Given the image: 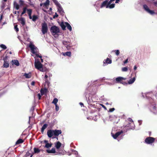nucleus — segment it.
I'll list each match as a JSON object with an SVG mask.
<instances>
[{"label":"nucleus","instance_id":"27","mask_svg":"<svg viewBox=\"0 0 157 157\" xmlns=\"http://www.w3.org/2000/svg\"><path fill=\"white\" fill-rule=\"evenodd\" d=\"M104 63H106L110 64L112 63V60L109 58H107L105 60V62Z\"/></svg>","mask_w":157,"mask_h":157},{"label":"nucleus","instance_id":"56","mask_svg":"<svg viewBox=\"0 0 157 157\" xmlns=\"http://www.w3.org/2000/svg\"><path fill=\"white\" fill-rule=\"evenodd\" d=\"M35 82L34 81H33L31 83V85L32 86H34L35 85Z\"/></svg>","mask_w":157,"mask_h":157},{"label":"nucleus","instance_id":"63","mask_svg":"<svg viewBox=\"0 0 157 157\" xmlns=\"http://www.w3.org/2000/svg\"><path fill=\"white\" fill-rule=\"evenodd\" d=\"M40 60H41V62H43V60L41 58L40 59Z\"/></svg>","mask_w":157,"mask_h":157},{"label":"nucleus","instance_id":"52","mask_svg":"<svg viewBox=\"0 0 157 157\" xmlns=\"http://www.w3.org/2000/svg\"><path fill=\"white\" fill-rule=\"evenodd\" d=\"M42 95H40V94H38V99L40 100L41 99Z\"/></svg>","mask_w":157,"mask_h":157},{"label":"nucleus","instance_id":"59","mask_svg":"<svg viewBox=\"0 0 157 157\" xmlns=\"http://www.w3.org/2000/svg\"><path fill=\"white\" fill-rule=\"evenodd\" d=\"M137 68V67L136 66H135L134 68V70H136Z\"/></svg>","mask_w":157,"mask_h":157},{"label":"nucleus","instance_id":"47","mask_svg":"<svg viewBox=\"0 0 157 157\" xmlns=\"http://www.w3.org/2000/svg\"><path fill=\"white\" fill-rule=\"evenodd\" d=\"M115 110V109L114 108H111V109H109V112H113V111H114Z\"/></svg>","mask_w":157,"mask_h":157},{"label":"nucleus","instance_id":"41","mask_svg":"<svg viewBox=\"0 0 157 157\" xmlns=\"http://www.w3.org/2000/svg\"><path fill=\"white\" fill-rule=\"evenodd\" d=\"M128 70L127 67H124L122 68V70L123 71H127Z\"/></svg>","mask_w":157,"mask_h":157},{"label":"nucleus","instance_id":"24","mask_svg":"<svg viewBox=\"0 0 157 157\" xmlns=\"http://www.w3.org/2000/svg\"><path fill=\"white\" fill-rule=\"evenodd\" d=\"M24 142V140L21 139H19L16 142V144H20Z\"/></svg>","mask_w":157,"mask_h":157},{"label":"nucleus","instance_id":"60","mask_svg":"<svg viewBox=\"0 0 157 157\" xmlns=\"http://www.w3.org/2000/svg\"><path fill=\"white\" fill-rule=\"evenodd\" d=\"M79 104L81 106L84 105L83 104L82 102H80Z\"/></svg>","mask_w":157,"mask_h":157},{"label":"nucleus","instance_id":"53","mask_svg":"<svg viewBox=\"0 0 157 157\" xmlns=\"http://www.w3.org/2000/svg\"><path fill=\"white\" fill-rule=\"evenodd\" d=\"M115 0H110L109 1V4L110 5L113 2L115 1Z\"/></svg>","mask_w":157,"mask_h":157},{"label":"nucleus","instance_id":"44","mask_svg":"<svg viewBox=\"0 0 157 157\" xmlns=\"http://www.w3.org/2000/svg\"><path fill=\"white\" fill-rule=\"evenodd\" d=\"M8 57H9L7 55H6V56L4 57L3 58V60L6 61H7V59L8 58Z\"/></svg>","mask_w":157,"mask_h":157},{"label":"nucleus","instance_id":"39","mask_svg":"<svg viewBox=\"0 0 157 157\" xmlns=\"http://www.w3.org/2000/svg\"><path fill=\"white\" fill-rule=\"evenodd\" d=\"M19 3L21 6H23L24 4V2L22 0H19Z\"/></svg>","mask_w":157,"mask_h":157},{"label":"nucleus","instance_id":"18","mask_svg":"<svg viewBox=\"0 0 157 157\" xmlns=\"http://www.w3.org/2000/svg\"><path fill=\"white\" fill-rule=\"evenodd\" d=\"M60 25L63 30H64L66 29V26L65 23H64L63 22H62L60 24Z\"/></svg>","mask_w":157,"mask_h":157},{"label":"nucleus","instance_id":"28","mask_svg":"<svg viewBox=\"0 0 157 157\" xmlns=\"http://www.w3.org/2000/svg\"><path fill=\"white\" fill-rule=\"evenodd\" d=\"M14 7L16 10H18L19 9V6L16 2H14Z\"/></svg>","mask_w":157,"mask_h":157},{"label":"nucleus","instance_id":"11","mask_svg":"<svg viewBox=\"0 0 157 157\" xmlns=\"http://www.w3.org/2000/svg\"><path fill=\"white\" fill-rule=\"evenodd\" d=\"M54 132V136H58L59 134L62 133L61 130H53Z\"/></svg>","mask_w":157,"mask_h":157},{"label":"nucleus","instance_id":"40","mask_svg":"<svg viewBox=\"0 0 157 157\" xmlns=\"http://www.w3.org/2000/svg\"><path fill=\"white\" fill-rule=\"evenodd\" d=\"M27 12L28 14H31L32 13V10L31 9H27Z\"/></svg>","mask_w":157,"mask_h":157},{"label":"nucleus","instance_id":"20","mask_svg":"<svg viewBox=\"0 0 157 157\" xmlns=\"http://www.w3.org/2000/svg\"><path fill=\"white\" fill-rule=\"evenodd\" d=\"M46 151L48 153H55L56 152L55 149L54 148H52L51 150H47Z\"/></svg>","mask_w":157,"mask_h":157},{"label":"nucleus","instance_id":"35","mask_svg":"<svg viewBox=\"0 0 157 157\" xmlns=\"http://www.w3.org/2000/svg\"><path fill=\"white\" fill-rule=\"evenodd\" d=\"M65 54H63V55H66L67 56L70 57L71 56V53L70 52H67L65 53Z\"/></svg>","mask_w":157,"mask_h":157},{"label":"nucleus","instance_id":"8","mask_svg":"<svg viewBox=\"0 0 157 157\" xmlns=\"http://www.w3.org/2000/svg\"><path fill=\"white\" fill-rule=\"evenodd\" d=\"M143 8L147 12L151 14H153L155 13L154 11L150 10L146 5H144Z\"/></svg>","mask_w":157,"mask_h":157},{"label":"nucleus","instance_id":"7","mask_svg":"<svg viewBox=\"0 0 157 157\" xmlns=\"http://www.w3.org/2000/svg\"><path fill=\"white\" fill-rule=\"evenodd\" d=\"M29 47L30 48L31 52L33 54H36L37 52V48L35 46L32 44L29 45Z\"/></svg>","mask_w":157,"mask_h":157},{"label":"nucleus","instance_id":"36","mask_svg":"<svg viewBox=\"0 0 157 157\" xmlns=\"http://www.w3.org/2000/svg\"><path fill=\"white\" fill-rule=\"evenodd\" d=\"M113 52L114 51L115 52L116 55H117V56L119 55L120 54V52L119 50H115L114 51L113 50Z\"/></svg>","mask_w":157,"mask_h":157},{"label":"nucleus","instance_id":"57","mask_svg":"<svg viewBox=\"0 0 157 157\" xmlns=\"http://www.w3.org/2000/svg\"><path fill=\"white\" fill-rule=\"evenodd\" d=\"M130 124H131L130 123H129L128 124L126 125H125V127H129V126H130L129 125H130Z\"/></svg>","mask_w":157,"mask_h":157},{"label":"nucleus","instance_id":"16","mask_svg":"<svg viewBox=\"0 0 157 157\" xmlns=\"http://www.w3.org/2000/svg\"><path fill=\"white\" fill-rule=\"evenodd\" d=\"M58 7V11L61 14H63L64 13V11L63 10V9L60 5L57 6Z\"/></svg>","mask_w":157,"mask_h":157},{"label":"nucleus","instance_id":"23","mask_svg":"<svg viewBox=\"0 0 157 157\" xmlns=\"http://www.w3.org/2000/svg\"><path fill=\"white\" fill-rule=\"evenodd\" d=\"M24 76H25L26 78H31L32 75L31 73L28 74L25 73Z\"/></svg>","mask_w":157,"mask_h":157},{"label":"nucleus","instance_id":"4","mask_svg":"<svg viewBox=\"0 0 157 157\" xmlns=\"http://www.w3.org/2000/svg\"><path fill=\"white\" fill-rule=\"evenodd\" d=\"M155 140V138L153 137H148L145 139V142L147 144H151L154 142Z\"/></svg>","mask_w":157,"mask_h":157},{"label":"nucleus","instance_id":"50","mask_svg":"<svg viewBox=\"0 0 157 157\" xmlns=\"http://www.w3.org/2000/svg\"><path fill=\"white\" fill-rule=\"evenodd\" d=\"M45 82L48 84L49 83V81L48 80V78L45 79Z\"/></svg>","mask_w":157,"mask_h":157},{"label":"nucleus","instance_id":"46","mask_svg":"<svg viewBox=\"0 0 157 157\" xmlns=\"http://www.w3.org/2000/svg\"><path fill=\"white\" fill-rule=\"evenodd\" d=\"M58 17V15L57 14V13H56L55 15H54L53 16V18H55Z\"/></svg>","mask_w":157,"mask_h":157},{"label":"nucleus","instance_id":"64","mask_svg":"<svg viewBox=\"0 0 157 157\" xmlns=\"http://www.w3.org/2000/svg\"><path fill=\"white\" fill-rule=\"evenodd\" d=\"M9 54H12V53L11 52H9Z\"/></svg>","mask_w":157,"mask_h":157},{"label":"nucleus","instance_id":"51","mask_svg":"<svg viewBox=\"0 0 157 157\" xmlns=\"http://www.w3.org/2000/svg\"><path fill=\"white\" fill-rule=\"evenodd\" d=\"M128 120L132 123H133V122L131 118H129L128 119Z\"/></svg>","mask_w":157,"mask_h":157},{"label":"nucleus","instance_id":"26","mask_svg":"<svg viewBox=\"0 0 157 157\" xmlns=\"http://www.w3.org/2000/svg\"><path fill=\"white\" fill-rule=\"evenodd\" d=\"M135 80V78L133 77L132 79H130L128 81V83L129 84H132L133 83Z\"/></svg>","mask_w":157,"mask_h":157},{"label":"nucleus","instance_id":"5","mask_svg":"<svg viewBox=\"0 0 157 157\" xmlns=\"http://www.w3.org/2000/svg\"><path fill=\"white\" fill-rule=\"evenodd\" d=\"M127 79L126 78H123L121 77H119L116 78V81L118 82H119L122 83L124 85L127 84V83L123 81V80H126Z\"/></svg>","mask_w":157,"mask_h":157},{"label":"nucleus","instance_id":"31","mask_svg":"<svg viewBox=\"0 0 157 157\" xmlns=\"http://www.w3.org/2000/svg\"><path fill=\"white\" fill-rule=\"evenodd\" d=\"M38 19V17L37 16L35 15H33L32 17V20L35 21Z\"/></svg>","mask_w":157,"mask_h":157},{"label":"nucleus","instance_id":"42","mask_svg":"<svg viewBox=\"0 0 157 157\" xmlns=\"http://www.w3.org/2000/svg\"><path fill=\"white\" fill-rule=\"evenodd\" d=\"M47 74L48 75V77L49 78V80H50V78L52 76V74H51V73H48V72H47Z\"/></svg>","mask_w":157,"mask_h":157},{"label":"nucleus","instance_id":"45","mask_svg":"<svg viewBox=\"0 0 157 157\" xmlns=\"http://www.w3.org/2000/svg\"><path fill=\"white\" fill-rule=\"evenodd\" d=\"M55 106H56V111H57L59 110V107L57 105H56Z\"/></svg>","mask_w":157,"mask_h":157},{"label":"nucleus","instance_id":"22","mask_svg":"<svg viewBox=\"0 0 157 157\" xmlns=\"http://www.w3.org/2000/svg\"><path fill=\"white\" fill-rule=\"evenodd\" d=\"M65 24L66 25L67 29L71 31L72 30V27L71 25L67 22H65Z\"/></svg>","mask_w":157,"mask_h":157},{"label":"nucleus","instance_id":"32","mask_svg":"<svg viewBox=\"0 0 157 157\" xmlns=\"http://www.w3.org/2000/svg\"><path fill=\"white\" fill-rule=\"evenodd\" d=\"M26 10H27V8L26 7H24L23 8V11L21 13V16L25 14L26 13Z\"/></svg>","mask_w":157,"mask_h":157},{"label":"nucleus","instance_id":"14","mask_svg":"<svg viewBox=\"0 0 157 157\" xmlns=\"http://www.w3.org/2000/svg\"><path fill=\"white\" fill-rule=\"evenodd\" d=\"M18 21L20 22L22 26H24L25 25V21L24 18L21 17L18 20Z\"/></svg>","mask_w":157,"mask_h":157},{"label":"nucleus","instance_id":"61","mask_svg":"<svg viewBox=\"0 0 157 157\" xmlns=\"http://www.w3.org/2000/svg\"><path fill=\"white\" fill-rule=\"evenodd\" d=\"M120 0H116L115 2V3H118L120 1Z\"/></svg>","mask_w":157,"mask_h":157},{"label":"nucleus","instance_id":"12","mask_svg":"<svg viewBox=\"0 0 157 157\" xmlns=\"http://www.w3.org/2000/svg\"><path fill=\"white\" fill-rule=\"evenodd\" d=\"M12 64V65H15L17 66L19 65L20 64L18 60L17 59L12 60L11 61Z\"/></svg>","mask_w":157,"mask_h":157},{"label":"nucleus","instance_id":"37","mask_svg":"<svg viewBox=\"0 0 157 157\" xmlns=\"http://www.w3.org/2000/svg\"><path fill=\"white\" fill-rule=\"evenodd\" d=\"M0 47L3 49H6L7 48L6 46L3 44L0 45Z\"/></svg>","mask_w":157,"mask_h":157},{"label":"nucleus","instance_id":"15","mask_svg":"<svg viewBox=\"0 0 157 157\" xmlns=\"http://www.w3.org/2000/svg\"><path fill=\"white\" fill-rule=\"evenodd\" d=\"M44 143L46 144L45 146V147L46 148H48L49 147H50L52 146V144H49L48 143V141L47 140H45L44 141Z\"/></svg>","mask_w":157,"mask_h":157},{"label":"nucleus","instance_id":"29","mask_svg":"<svg viewBox=\"0 0 157 157\" xmlns=\"http://www.w3.org/2000/svg\"><path fill=\"white\" fill-rule=\"evenodd\" d=\"M47 89L45 88L44 89H41L40 90V93H41V94L42 95H44V93L46 92L47 91Z\"/></svg>","mask_w":157,"mask_h":157},{"label":"nucleus","instance_id":"58","mask_svg":"<svg viewBox=\"0 0 157 157\" xmlns=\"http://www.w3.org/2000/svg\"><path fill=\"white\" fill-rule=\"evenodd\" d=\"M101 105L102 106V107L104 109H106V107H105V105H103L102 104H101Z\"/></svg>","mask_w":157,"mask_h":157},{"label":"nucleus","instance_id":"48","mask_svg":"<svg viewBox=\"0 0 157 157\" xmlns=\"http://www.w3.org/2000/svg\"><path fill=\"white\" fill-rule=\"evenodd\" d=\"M47 74V72H46L45 73V76H44V78L45 79L48 78V75Z\"/></svg>","mask_w":157,"mask_h":157},{"label":"nucleus","instance_id":"19","mask_svg":"<svg viewBox=\"0 0 157 157\" xmlns=\"http://www.w3.org/2000/svg\"><path fill=\"white\" fill-rule=\"evenodd\" d=\"M48 126V124H45L43 125L41 130V132L42 133H43L45 129Z\"/></svg>","mask_w":157,"mask_h":157},{"label":"nucleus","instance_id":"49","mask_svg":"<svg viewBox=\"0 0 157 157\" xmlns=\"http://www.w3.org/2000/svg\"><path fill=\"white\" fill-rule=\"evenodd\" d=\"M152 108L154 110H156V107L155 105H153L152 106Z\"/></svg>","mask_w":157,"mask_h":157},{"label":"nucleus","instance_id":"43","mask_svg":"<svg viewBox=\"0 0 157 157\" xmlns=\"http://www.w3.org/2000/svg\"><path fill=\"white\" fill-rule=\"evenodd\" d=\"M14 29L17 32L19 31V29L17 27V25H15L14 26Z\"/></svg>","mask_w":157,"mask_h":157},{"label":"nucleus","instance_id":"33","mask_svg":"<svg viewBox=\"0 0 157 157\" xmlns=\"http://www.w3.org/2000/svg\"><path fill=\"white\" fill-rule=\"evenodd\" d=\"M44 6H48L49 4V0H47L46 2L43 4Z\"/></svg>","mask_w":157,"mask_h":157},{"label":"nucleus","instance_id":"25","mask_svg":"<svg viewBox=\"0 0 157 157\" xmlns=\"http://www.w3.org/2000/svg\"><path fill=\"white\" fill-rule=\"evenodd\" d=\"M39 70L41 72H46L48 71V70L45 67H42V68L40 69Z\"/></svg>","mask_w":157,"mask_h":157},{"label":"nucleus","instance_id":"54","mask_svg":"<svg viewBox=\"0 0 157 157\" xmlns=\"http://www.w3.org/2000/svg\"><path fill=\"white\" fill-rule=\"evenodd\" d=\"M36 56L37 57H39V58H42V56H41L39 55L38 54H36Z\"/></svg>","mask_w":157,"mask_h":157},{"label":"nucleus","instance_id":"10","mask_svg":"<svg viewBox=\"0 0 157 157\" xmlns=\"http://www.w3.org/2000/svg\"><path fill=\"white\" fill-rule=\"evenodd\" d=\"M53 130L50 129L48 131L47 135L49 138H51L54 135Z\"/></svg>","mask_w":157,"mask_h":157},{"label":"nucleus","instance_id":"21","mask_svg":"<svg viewBox=\"0 0 157 157\" xmlns=\"http://www.w3.org/2000/svg\"><path fill=\"white\" fill-rule=\"evenodd\" d=\"M55 144L56 148L57 149H59L61 146L62 144L59 142L58 141Z\"/></svg>","mask_w":157,"mask_h":157},{"label":"nucleus","instance_id":"38","mask_svg":"<svg viewBox=\"0 0 157 157\" xmlns=\"http://www.w3.org/2000/svg\"><path fill=\"white\" fill-rule=\"evenodd\" d=\"M53 2L57 6L60 5L57 0H54L53 1Z\"/></svg>","mask_w":157,"mask_h":157},{"label":"nucleus","instance_id":"30","mask_svg":"<svg viewBox=\"0 0 157 157\" xmlns=\"http://www.w3.org/2000/svg\"><path fill=\"white\" fill-rule=\"evenodd\" d=\"M34 152L35 153H38L40 151V150L38 148L35 147L34 148Z\"/></svg>","mask_w":157,"mask_h":157},{"label":"nucleus","instance_id":"13","mask_svg":"<svg viewBox=\"0 0 157 157\" xmlns=\"http://www.w3.org/2000/svg\"><path fill=\"white\" fill-rule=\"evenodd\" d=\"M123 133V132L122 131H121V132H118L116 133L115 134H113L112 135V136L113 137L114 139H116L121 133Z\"/></svg>","mask_w":157,"mask_h":157},{"label":"nucleus","instance_id":"9","mask_svg":"<svg viewBox=\"0 0 157 157\" xmlns=\"http://www.w3.org/2000/svg\"><path fill=\"white\" fill-rule=\"evenodd\" d=\"M63 43L68 49V48H69L71 46V44L69 41L64 40L63 41Z\"/></svg>","mask_w":157,"mask_h":157},{"label":"nucleus","instance_id":"17","mask_svg":"<svg viewBox=\"0 0 157 157\" xmlns=\"http://www.w3.org/2000/svg\"><path fill=\"white\" fill-rule=\"evenodd\" d=\"M9 62L7 61H4V63L3 64V66L4 67L7 68L9 67Z\"/></svg>","mask_w":157,"mask_h":157},{"label":"nucleus","instance_id":"62","mask_svg":"<svg viewBox=\"0 0 157 157\" xmlns=\"http://www.w3.org/2000/svg\"><path fill=\"white\" fill-rule=\"evenodd\" d=\"M29 17L30 19H32V17L31 15L29 16Z\"/></svg>","mask_w":157,"mask_h":157},{"label":"nucleus","instance_id":"6","mask_svg":"<svg viewBox=\"0 0 157 157\" xmlns=\"http://www.w3.org/2000/svg\"><path fill=\"white\" fill-rule=\"evenodd\" d=\"M35 66L36 68L38 70H40L42 68L43 65L39 61H38L35 62Z\"/></svg>","mask_w":157,"mask_h":157},{"label":"nucleus","instance_id":"55","mask_svg":"<svg viewBox=\"0 0 157 157\" xmlns=\"http://www.w3.org/2000/svg\"><path fill=\"white\" fill-rule=\"evenodd\" d=\"M128 59H126L124 62V64H125L127 63L128 62Z\"/></svg>","mask_w":157,"mask_h":157},{"label":"nucleus","instance_id":"34","mask_svg":"<svg viewBox=\"0 0 157 157\" xmlns=\"http://www.w3.org/2000/svg\"><path fill=\"white\" fill-rule=\"evenodd\" d=\"M58 101V99L57 98H55L53 99V100L52 102V103L54 104L55 105H57V103Z\"/></svg>","mask_w":157,"mask_h":157},{"label":"nucleus","instance_id":"3","mask_svg":"<svg viewBox=\"0 0 157 157\" xmlns=\"http://www.w3.org/2000/svg\"><path fill=\"white\" fill-rule=\"evenodd\" d=\"M41 31L43 34L46 33L48 31V25L46 23L44 22L42 24Z\"/></svg>","mask_w":157,"mask_h":157},{"label":"nucleus","instance_id":"2","mask_svg":"<svg viewBox=\"0 0 157 157\" xmlns=\"http://www.w3.org/2000/svg\"><path fill=\"white\" fill-rule=\"evenodd\" d=\"M50 31L52 35L53 36H55L56 35L58 36V33H60L59 28L56 26H53L51 27Z\"/></svg>","mask_w":157,"mask_h":157},{"label":"nucleus","instance_id":"1","mask_svg":"<svg viewBox=\"0 0 157 157\" xmlns=\"http://www.w3.org/2000/svg\"><path fill=\"white\" fill-rule=\"evenodd\" d=\"M115 6V4L114 3L110 5L109 4V0H105L101 4L100 7L102 8L104 7H106V8H109L112 9Z\"/></svg>","mask_w":157,"mask_h":157}]
</instances>
